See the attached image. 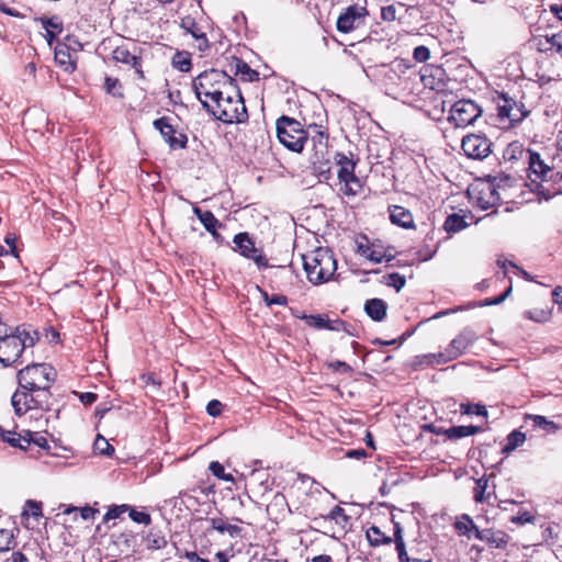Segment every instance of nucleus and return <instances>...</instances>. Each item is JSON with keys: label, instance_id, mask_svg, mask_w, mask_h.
<instances>
[{"label": "nucleus", "instance_id": "obj_48", "mask_svg": "<svg viewBox=\"0 0 562 562\" xmlns=\"http://www.w3.org/2000/svg\"><path fill=\"white\" fill-rule=\"evenodd\" d=\"M263 301L268 306L271 305H281L285 306L288 304V297L282 294H273L270 296L267 292H262Z\"/></svg>", "mask_w": 562, "mask_h": 562}, {"label": "nucleus", "instance_id": "obj_25", "mask_svg": "<svg viewBox=\"0 0 562 562\" xmlns=\"http://www.w3.org/2000/svg\"><path fill=\"white\" fill-rule=\"evenodd\" d=\"M386 303L381 299H370L364 304L367 315L374 322H382L386 316Z\"/></svg>", "mask_w": 562, "mask_h": 562}, {"label": "nucleus", "instance_id": "obj_13", "mask_svg": "<svg viewBox=\"0 0 562 562\" xmlns=\"http://www.w3.org/2000/svg\"><path fill=\"white\" fill-rule=\"evenodd\" d=\"M112 57L116 63L130 65L132 68H134L138 77L144 79L140 61V49L138 47L134 46L133 49H130L126 45L117 46L113 50Z\"/></svg>", "mask_w": 562, "mask_h": 562}, {"label": "nucleus", "instance_id": "obj_33", "mask_svg": "<svg viewBox=\"0 0 562 562\" xmlns=\"http://www.w3.org/2000/svg\"><path fill=\"white\" fill-rule=\"evenodd\" d=\"M236 75H241L243 79L249 82L259 80V72L251 69L247 63L239 58L234 59Z\"/></svg>", "mask_w": 562, "mask_h": 562}, {"label": "nucleus", "instance_id": "obj_40", "mask_svg": "<svg viewBox=\"0 0 562 562\" xmlns=\"http://www.w3.org/2000/svg\"><path fill=\"white\" fill-rule=\"evenodd\" d=\"M447 349L443 351V352H438V353H429V355H425L423 356V360L420 361V363H426V364H435V363H447L449 361H452L454 360L453 358H447Z\"/></svg>", "mask_w": 562, "mask_h": 562}, {"label": "nucleus", "instance_id": "obj_58", "mask_svg": "<svg viewBox=\"0 0 562 562\" xmlns=\"http://www.w3.org/2000/svg\"><path fill=\"white\" fill-rule=\"evenodd\" d=\"M524 187H526V182L522 178H516L515 183L512 186V192H513V202H516L517 199H519L524 192Z\"/></svg>", "mask_w": 562, "mask_h": 562}, {"label": "nucleus", "instance_id": "obj_9", "mask_svg": "<svg viewBox=\"0 0 562 562\" xmlns=\"http://www.w3.org/2000/svg\"><path fill=\"white\" fill-rule=\"evenodd\" d=\"M368 15L366 7L357 4L349 5L337 19L336 27L340 33H350L363 23L364 18Z\"/></svg>", "mask_w": 562, "mask_h": 562}, {"label": "nucleus", "instance_id": "obj_18", "mask_svg": "<svg viewBox=\"0 0 562 562\" xmlns=\"http://www.w3.org/2000/svg\"><path fill=\"white\" fill-rule=\"evenodd\" d=\"M305 323L315 329H328L334 331L345 330L346 323L341 319L330 321L325 314H316V315H303L301 317Z\"/></svg>", "mask_w": 562, "mask_h": 562}, {"label": "nucleus", "instance_id": "obj_15", "mask_svg": "<svg viewBox=\"0 0 562 562\" xmlns=\"http://www.w3.org/2000/svg\"><path fill=\"white\" fill-rule=\"evenodd\" d=\"M476 339L477 336L472 329L464 328L456 338L451 340L450 345L447 347V358H459L472 346Z\"/></svg>", "mask_w": 562, "mask_h": 562}, {"label": "nucleus", "instance_id": "obj_14", "mask_svg": "<svg viewBox=\"0 0 562 562\" xmlns=\"http://www.w3.org/2000/svg\"><path fill=\"white\" fill-rule=\"evenodd\" d=\"M33 391L27 390H16L12 395L11 403L14 408V413L18 416L24 415L26 412L32 409H37V406H41L44 402L43 398H34Z\"/></svg>", "mask_w": 562, "mask_h": 562}, {"label": "nucleus", "instance_id": "obj_8", "mask_svg": "<svg viewBox=\"0 0 562 562\" xmlns=\"http://www.w3.org/2000/svg\"><path fill=\"white\" fill-rule=\"evenodd\" d=\"M234 244L236 250L241 256L251 259L259 268H268L269 263L262 251L255 246L254 240L250 238L248 233H239L234 237Z\"/></svg>", "mask_w": 562, "mask_h": 562}, {"label": "nucleus", "instance_id": "obj_16", "mask_svg": "<svg viewBox=\"0 0 562 562\" xmlns=\"http://www.w3.org/2000/svg\"><path fill=\"white\" fill-rule=\"evenodd\" d=\"M154 126L160 132L165 140L173 149L184 148L187 144V136L183 134L176 135L173 126L169 123L168 117H160L154 121Z\"/></svg>", "mask_w": 562, "mask_h": 562}, {"label": "nucleus", "instance_id": "obj_6", "mask_svg": "<svg viewBox=\"0 0 562 562\" xmlns=\"http://www.w3.org/2000/svg\"><path fill=\"white\" fill-rule=\"evenodd\" d=\"M277 136L284 147L295 153H301L307 140L300 122L284 115L277 121Z\"/></svg>", "mask_w": 562, "mask_h": 562}, {"label": "nucleus", "instance_id": "obj_5", "mask_svg": "<svg viewBox=\"0 0 562 562\" xmlns=\"http://www.w3.org/2000/svg\"><path fill=\"white\" fill-rule=\"evenodd\" d=\"M55 379V369L46 363L30 364L18 372L20 389L33 392L49 389Z\"/></svg>", "mask_w": 562, "mask_h": 562}, {"label": "nucleus", "instance_id": "obj_4", "mask_svg": "<svg viewBox=\"0 0 562 562\" xmlns=\"http://www.w3.org/2000/svg\"><path fill=\"white\" fill-rule=\"evenodd\" d=\"M35 339L24 327H15L0 336V362L3 367L14 366L27 347H32Z\"/></svg>", "mask_w": 562, "mask_h": 562}, {"label": "nucleus", "instance_id": "obj_62", "mask_svg": "<svg viewBox=\"0 0 562 562\" xmlns=\"http://www.w3.org/2000/svg\"><path fill=\"white\" fill-rule=\"evenodd\" d=\"M381 18L384 21L392 22L396 19V9L394 5L383 7L381 10Z\"/></svg>", "mask_w": 562, "mask_h": 562}, {"label": "nucleus", "instance_id": "obj_64", "mask_svg": "<svg viewBox=\"0 0 562 562\" xmlns=\"http://www.w3.org/2000/svg\"><path fill=\"white\" fill-rule=\"evenodd\" d=\"M510 291H512V288H508L503 294H501L494 299L485 300L484 303L482 304V306L501 304L509 295Z\"/></svg>", "mask_w": 562, "mask_h": 562}, {"label": "nucleus", "instance_id": "obj_28", "mask_svg": "<svg viewBox=\"0 0 562 562\" xmlns=\"http://www.w3.org/2000/svg\"><path fill=\"white\" fill-rule=\"evenodd\" d=\"M335 161L339 167L337 172L339 180L355 172L356 162L344 153H337L335 155Z\"/></svg>", "mask_w": 562, "mask_h": 562}, {"label": "nucleus", "instance_id": "obj_56", "mask_svg": "<svg viewBox=\"0 0 562 562\" xmlns=\"http://www.w3.org/2000/svg\"><path fill=\"white\" fill-rule=\"evenodd\" d=\"M223 404L217 400H212L206 405V412L212 417H217L222 414Z\"/></svg>", "mask_w": 562, "mask_h": 562}, {"label": "nucleus", "instance_id": "obj_31", "mask_svg": "<svg viewBox=\"0 0 562 562\" xmlns=\"http://www.w3.org/2000/svg\"><path fill=\"white\" fill-rule=\"evenodd\" d=\"M469 224L465 222V216L458 213L448 215L445 221L443 227L448 233H458L465 228Z\"/></svg>", "mask_w": 562, "mask_h": 562}, {"label": "nucleus", "instance_id": "obj_42", "mask_svg": "<svg viewBox=\"0 0 562 562\" xmlns=\"http://www.w3.org/2000/svg\"><path fill=\"white\" fill-rule=\"evenodd\" d=\"M209 470L217 479H221V480L226 481V482H233L234 481L233 475L232 474H226L225 471H224L223 464H221L217 461H212L210 463V465H209Z\"/></svg>", "mask_w": 562, "mask_h": 562}, {"label": "nucleus", "instance_id": "obj_55", "mask_svg": "<svg viewBox=\"0 0 562 562\" xmlns=\"http://www.w3.org/2000/svg\"><path fill=\"white\" fill-rule=\"evenodd\" d=\"M413 57L415 60H417L419 63H424L429 59L430 52H429L428 47L420 45V46H417L414 48Z\"/></svg>", "mask_w": 562, "mask_h": 562}, {"label": "nucleus", "instance_id": "obj_29", "mask_svg": "<svg viewBox=\"0 0 562 562\" xmlns=\"http://www.w3.org/2000/svg\"><path fill=\"white\" fill-rule=\"evenodd\" d=\"M180 26L189 34H191L194 38L200 40L203 42V44H207V40L205 36V33L202 32L201 27L198 25L195 20L187 15L181 19Z\"/></svg>", "mask_w": 562, "mask_h": 562}, {"label": "nucleus", "instance_id": "obj_44", "mask_svg": "<svg viewBox=\"0 0 562 562\" xmlns=\"http://www.w3.org/2000/svg\"><path fill=\"white\" fill-rule=\"evenodd\" d=\"M460 411L462 414H475L477 416L487 417V411L484 405L475 404H461Z\"/></svg>", "mask_w": 562, "mask_h": 562}, {"label": "nucleus", "instance_id": "obj_24", "mask_svg": "<svg viewBox=\"0 0 562 562\" xmlns=\"http://www.w3.org/2000/svg\"><path fill=\"white\" fill-rule=\"evenodd\" d=\"M390 220L393 224L403 228H413L414 218L412 213L400 205H393L390 207Z\"/></svg>", "mask_w": 562, "mask_h": 562}, {"label": "nucleus", "instance_id": "obj_51", "mask_svg": "<svg viewBox=\"0 0 562 562\" xmlns=\"http://www.w3.org/2000/svg\"><path fill=\"white\" fill-rule=\"evenodd\" d=\"M167 544V540L165 537L153 536L151 533L147 537V548L150 550H158L165 548Z\"/></svg>", "mask_w": 562, "mask_h": 562}, {"label": "nucleus", "instance_id": "obj_26", "mask_svg": "<svg viewBox=\"0 0 562 562\" xmlns=\"http://www.w3.org/2000/svg\"><path fill=\"white\" fill-rule=\"evenodd\" d=\"M0 438L11 447L19 448L21 450H26L32 440L27 439L26 436H22L15 431L4 430L3 428L0 431Z\"/></svg>", "mask_w": 562, "mask_h": 562}, {"label": "nucleus", "instance_id": "obj_32", "mask_svg": "<svg viewBox=\"0 0 562 562\" xmlns=\"http://www.w3.org/2000/svg\"><path fill=\"white\" fill-rule=\"evenodd\" d=\"M340 182L344 183V188H341V191L344 192V194L349 196L357 195L362 189L361 181L355 175V172L347 176L345 179H340Z\"/></svg>", "mask_w": 562, "mask_h": 562}, {"label": "nucleus", "instance_id": "obj_39", "mask_svg": "<svg viewBox=\"0 0 562 562\" xmlns=\"http://www.w3.org/2000/svg\"><path fill=\"white\" fill-rule=\"evenodd\" d=\"M35 20L41 22L45 30H53L56 33L63 32V22L60 21V19L58 16H52V18L41 16V18H36Z\"/></svg>", "mask_w": 562, "mask_h": 562}, {"label": "nucleus", "instance_id": "obj_36", "mask_svg": "<svg viewBox=\"0 0 562 562\" xmlns=\"http://www.w3.org/2000/svg\"><path fill=\"white\" fill-rule=\"evenodd\" d=\"M526 440V435L519 430L512 431L507 438L506 443L503 447V453L509 454L518 447H520Z\"/></svg>", "mask_w": 562, "mask_h": 562}, {"label": "nucleus", "instance_id": "obj_59", "mask_svg": "<svg viewBox=\"0 0 562 562\" xmlns=\"http://www.w3.org/2000/svg\"><path fill=\"white\" fill-rule=\"evenodd\" d=\"M551 52L554 50L562 56V31L550 34Z\"/></svg>", "mask_w": 562, "mask_h": 562}, {"label": "nucleus", "instance_id": "obj_35", "mask_svg": "<svg viewBox=\"0 0 562 562\" xmlns=\"http://www.w3.org/2000/svg\"><path fill=\"white\" fill-rule=\"evenodd\" d=\"M315 148V155L312 160L313 165L321 162L324 159L325 154L327 153V137L323 132H319L317 136L312 138Z\"/></svg>", "mask_w": 562, "mask_h": 562}, {"label": "nucleus", "instance_id": "obj_2", "mask_svg": "<svg viewBox=\"0 0 562 562\" xmlns=\"http://www.w3.org/2000/svg\"><path fill=\"white\" fill-rule=\"evenodd\" d=\"M236 80L223 70L209 69L193 79V90L196 98L203 104L204 100L213 102L224 91L231 88Z\"/></svg>", "mask_w": 562, "mask_h": 562}, {"label": "nucleus", "instance_id": "obj_60", "mask_svg": "<svg viewBox=\"0 0 562 562\" xmlns=\"http://www.w3.org/2000/svg\"><path fill=\"white\" fill-rule=\"evenodd\" d=\"M53 218L58 222V229L60 232H65V233L71 232V229H72L71 223L67 218H65L61 214L54 213Z\"/></svg>", "mask_w": 562, "mask_h": 562}, {"label": "nucleus", "instance_id": "obj_43", "mask_svg": "<svg viewBox=\"0 0 562 562\" xmlns=\"http://www.w3.org/2000/svg\"><path fill=\"white\" fill-rule=\"evenodd\" d=\"M104 86L106 92L112 94L113 97H123L122 85L119 79L106 77Z\"/></svg>", "mask_w": 562, "mask_h": 562}, {"label": "nucleus", "instance_id": "obj_49", "mask_svg": "<svg viewBox=\"0 0 562 562\" xmlns=\"http://www.w3.org/2000/svg\"><path fill=\"white\" fill-rule=\"evenodd\" d=\"M367 258L374 263H381L384 260L391 261L394 257L381 250L370 249V251L367 255Z\"/></svg>", "mask_w": 562, "mask_h": 562}, {"label": "nucleus", "instance_id": "obj_53", "mask_svg": "<svg viewBox=\"0 0 562 562\" xmlns=\"http://www.w3.org/2000/svg\"><path fill=\"white\" fill-rule=\"evenodd\" d=\"M536 46L537 49L541 53H548L551 52V41H550V34H546L543 36L536 37Z\"/></svg>", "mask_w": 562, "mask_h": 562}, {"label": "nucleus", "instance_id": "obj_45", "mask_svg": "<svg viewBox=\"0 0 562 562\" xmlns=\"http://www.w3.org/2000/svg\"><path fill=\"white\" fill-rule=\"evenodd\" d=\"M172 65L180 71L187 72L191 69V59L188 56L178 53L172 59Z\"/></svg>", "mask_w": 562, "mask_h": 562}, {"label": "nucleus", "instance_id": "obj_41", "mask_svg": "<svg viewBox=\"0 0 562 562\" xmlns=\"http://www.w3.org/2000/svg\"><path fill=\"white\" fill-rule=\"evenodd\" d=\"M14 547V536L11 530L0 529V552L8 551Z\"/></svg>", "mask_w": 562, "mask_h": 562}, {"label": "nucleus", "instance_id": "obj_54", "mask_svg": "<svg viewBox=\"0 0 562 562\" xmlns=\"http://www.w3.org/2000/svg\"><path fill=\"white\" fill-rule=\"evenodd\" d=\"M130 509L128 505L113 506L104 515V521L119 518L123 513Z\"/></svg>", "mask_w": 562, "mask_h": 562}, {"label": "nucleus", "instance_id": "obj_11", "mask_svg": "<svg viewBox=\"0 0 562 562\" xmlns=\"http://www.w3.org/2000/svg\"><path fill=\"white\" fill-rule=\"evenodd\" d=\"M492 143L484 135L470 134L462 138L461 147L464 154L473 159H483L491 153Z\"/></svg>", "mask_w": 562, "mask_h": 562}, {"label": "nucleus", "instance_id": "obj_10", "mask_svg": "<svg viewBox=\"0 0 562 562\" xmlns=\"http://www.w3.org/2000/svg\"><path fill=\"white\" fill-rule=\"evenodd\" d=\"M497 111L499 119H507L509 123H519L528 115L524 104L517 103L506 93L498 95Z\"/></svg>", "mask_w": 562, "mask_h": 562}, {"label": "nucleus", "instance_id": "obj_46", "mask_svg": "<svg viewBox=\"0 0 562 562\" xmlns=\"http://www.w3.org/2000/svg\"><path fill=\"white\" fill-rule=\"evenodd\" d=\"M94 449L104 456H111L114 452V448L104 439L102 436L98 435L94 441Z\"/></svg>", "mask_w": 562, "mask_h": 562}, {"label": "nucleus", "instance_id": "obj_50", "mask_svg": "<svg viewBox=\"0 0 562 562\" xmlns=\"http://www.w3.org/2000/svg\"><path fill=\"white\" fill-rule=\"evenodd\" d=\"M389 281L386 284L393 286L397 292L401 291L405 285V278L397 272H393L387 276Z\"/></svg>", "mask_w": 562, "mask_h": 562}, {"label": "nucleus", "instance_id": "obj_61", "mask_svg": "<svg viewBox=\"0 0 562 562\" xmlns=\"http://www.w3.org/2000/svg\"><path fill=\"white\" fill-rule=\"evenodd\" d=\"M49 397H50L49 389L36 390L35 393H34V398H43L44 400L42 405L37 406V409H45V408H47L48 405H49V402H48Z\"/></svg>", "mask_w": 562, "mask_h": 562}, {"label": "nucleus", "instance_id": "obj_20", "mask_svg": "<svg viewBox=\"0 0 562 562\" xmlns=\"http://www.w3.org/2000/svg\"><path fill=\"white\" fill-rule=\"evenodd\" d=\"M193 213L198 216L204 228L212 235L213 239L217 244L224 241V237L217 232V227H222L223 224L214 216L211 211H203L198 206L193 207Z\"/></svg>", "mask_w": 562, "mask_h": 562}, {"label": "nucleus", "instance_id": "obj_34", "mask_svg": "<svg viewBox=\"0 0 562 562\" xmlns=\"http://www.w3.org/2000/svg\"><path fill=\"white\" fill-rule=\"evenodd\" d=\"M526 419H530L535 427L541 428L548 434H555L560 429L558 424L541 415H527Z\"/></svg>", "mask_w": 562, "mask_h": 562}, {"label": "nucleus", "instance_id": "obj_27", "mask_svg": "<svg viewBox=\"0 0 562 562\" xmlns=\"http://www.w3.org/2000/svg\"><path fill=\"white\" fill-rule=\"evenodd\" d=\"M483 429L480 426H452L445 430V436L450 440H457L463 437L473 436L481 432Z\"/></svg>", "mask_w": 562, "mask_h": 562}, {"label": "nucleus", "instance_id": "obj_12", "mask_svg": "<svg viewBox=\"0 0 562 562\" xmlns=\"http://www.w3.org/2000/svg\"><path fill=\"white\" fill-rule=\"evenodd\" d=\"M420 80L425 88L435 91H445L447 88L446 71L440 66L427 65L420 71Z\"/></svg>", "mask_w": 562, "mask_h": 562}, {"label": "nucleus", "instance_id": "obj_3", "mask_svg": "<svg viewBox=\"0 0 562 562\" xmlns=\"http://www.w3.org/2000/svg\"><path fill=\"white\" fill-rule=\"evenodd\" d=\"M303 263L308 281L315 285L329 281L337 270L334 254L323 247L304 255Z\"/></svg>", "mask_w": 562, "mask_h": 562}, {"label": "nucleus", "instance_id": "obj_52", "mask_svg": "<svg viewBox=\"0 0 562 562\" xmlns=\"http://www.w3.org/2000/svg\"><path fill=\"white\" fill-rule=\"evenodd\" d=\"M487 487V481L484 479H480L476 481V486L474 487V501L476 503H483L485 499V490Z\"/></svg>", "mask_w": 562, "mask_h": 562}, {"label": "nucleus", "instance_id": "obj_63", "mask_svg": "<svg viewBox=\"0 0 562 562\" xmlns=\"http://www.w3.org/2000/svg\"><path fill=\"white\" fill-rule=\"evenodd\" d=\"M538 192L541 194L546 200L551 199L552 196L562 193V188L550 190L549 188H546L542 184H538Z\"/></svg>", "mask_w": 562, "mask_h": 562}, {"label": "nucleus", "instance_id": "obj_7", "mask_svg": "<svg viewBox=\"0 0 562 562\" xmlns=\"http://www.w3.org/2000/svg\"><path fill=\"white\" fill-rule=\"evenodd\" d=\"M481 115L482 109L477 103L469 99H461L451 106L448 120L456 127H467Z\"/></svg>", "mask_w": 562, "mask_h": 562}, {"label": "nucleus", "instance_id": "obj_17", "mask_svg": "<svg viewBox=\"0 0 562 562\" xmlns=\"http://www.w3.org/2000/svg\"><path fill=\"white\" fill-rule=\"evenodd\" d=\"M517 177L508 173H498L496 176H488V179L494 187L496 194L499 195L502 203H513L512 186L515 183Z\"/></svg>", "mask_w": 562, "mask_h": 562}, {"label": "nucleus", "instance_id": "obj_23", "mask_svg": "<svg viewBox=\"0 0 562 562\" xmlns=\"http://www.w3.org/2000/svg\"><path fill=\"white\" fill-rule=\"evenodd\" d=\"M475 538L485 541L493 548L503 549L506 547L508 540L507 535L503 531H495L492 529L476 530Z\"/></svg>", "mask_w": 562, "mask_h": 562}, {"label": "nucleus", "instance_id": "obj_19", "mask_svg": "<svg viewBox=\"0 0 562 562\" xmlns=\"http://www.w3.org/2000/svg\"><path fill=\"white\" fill-rule=\"evenodd\" d=\"M473 199L477 206L482 210H487L497 204H501L499 195L496 194L494 187L492 186L490 179H487L486 183L482 186L480 190L473 192Z\"/></svg>", "mask_w": 562, "mask_h": 562}, {"label": "nucleus", "instance_id": "obj_22", "mask_svg": "<svg viewBox=\"0 0 562 562\" xmlns=\"http://www.w3.org/2000/svg\"><path fill=\"white\" fill-rule=\"evenodd\" d=\"M210 522V527L206 529V532L215 530L220 533H227L231 538H237L241 536L243 529L233 524H228L226 519L222 517H213L207 519Z\"/></svg>", "mask_w": 562, "mask_h": 562}, {"label": "nucleus", "instance_id": "obj_38", "mask_svg": "<svg viewBox=\"0 0 562 562\" xmlns=\"http://www.w3.org/2000/svg\"><path fill=\"white\" fill-rule=\"evenodd\" d=\"M526 151L518 142H514L504 150V158L507 160H518L526 155Z\"/></svg>", "mask_w": 562, "mask_h": 562}, {"label": "nucleus", "instance_id": "obj_21", "mask_svg": "<svg viewBox=\"0 0 562 562\" xmlns=\"http://www.w3.org/2000/svg\"><path fill=\"white\" fill-rule=\"evenodd\" d=\"M526 156L528 158L529 169L531 172L543 181L550 180V176H552L554 171L544 164L540 155L538 153L527 150Z\"/></svg>", "mask_w": 562, "mask_h": 562}, {"label": "nucleus", "instance_id": "obj_57", "mask_svg": "<svg viewBox=\"0 0 562 562\" xmlns=\"http://www.w3.org/2000/svg\"><path fill=\"white\" fill-rule=\"evenodd\" d=\"M394 542H395L397 553L406 551L405 542H404V539L402 536V528L398 524L395 525Z\"/></svg>", "mask_w": 562, "mask_h": 562}, {"label": "nucleus", "instance_id": "obj_1", "mask_svg": "<svg viewBox=\"0 0 562 562\" xmlns=\"http://www.w3.org/2000/svg\"><path fill=\"white\" fill-rule=\"evenodd\" d=\"M203 108L216 120L226 124L244 123L248 120L244 98L236 82L213 102L204 100Z\"/></svg>", "mask_w": 562, "mask_h": 562}, {"label": "nucleus", "instance_id": "obj_47", "mask_svg": "<svg viewBox=\"0 0 562 562\" xmlns=\"http://www.w3.org/2000/svg\"><path fill=\"white\" fill-rule=\"evenodd\" d=\"M130 518L137 522V524H144L146 526L150 525L151 522V517L148 513L146 512H138L134 508H130Z\"/></svg>", "mask_w": 562, "mask_h": 562}, {"label": "nucleus", "instance_id": "obj_30", "mask_svg": "<svg viewBox=\"0 0 562 562\" xmlns=\"http://www.w3.org/2000/svg\"><path fill=\"white\" fill-rule=\"evenodd\" d=\"M454 528L460 535H463L469 539L472 537V532L475 536L476 530H480L473 519L467 514H463L460 519L454 522Z\"/></svg>", "mask_w": 562, "mask_h": 562}, {"label": "nucleus", "instance_id": "obj_37", "mask_svg": "<svg viewBox=\"0 0 562 562\" xmlns=\"http://www.w3.org/2000/svg\"><path fill=\"white\" fill-rule=\"evenodd\" d=\"M367 538L372 546L389 544L392 542V539L386 537L376 526H372L367 530Z\"/></svg>", "mask_w": 562, "mask_h": 562}]
</instances>
